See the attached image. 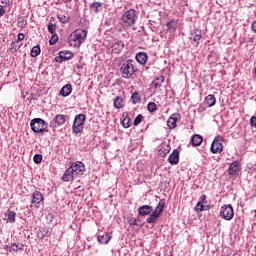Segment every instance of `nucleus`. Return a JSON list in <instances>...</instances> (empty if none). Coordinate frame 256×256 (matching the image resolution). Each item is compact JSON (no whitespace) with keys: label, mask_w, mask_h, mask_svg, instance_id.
I'll list each match as a JSON object with an SVG mask.
<instances>
[{"label":"nucleus","mask_w":256,"mask_h":256,"mask_svg":"<svg viewBox=\"0 0 256 256\" xmlns=\"http://www.w3.org/2000/svg\"><path fill=\"white\" fill-rule=\"evenodd\" d=\"M165 211V200H160L155 210L153 211V206L143 205L138 208V213L142 217H149L146 219L147 223H157V218L161 217V214Z\"/></svg>","instance_id":"f257e3e1"},{"label":"nucleus","mask_w":256,"mask_h":256,"mask_svg":"<svg viewBox=\"0 0 256 256\" xmlns=\"http://www.w3.org/2000/svg\"><path fill=\"white\" fill-rule=\"evenodd\" d=\"M85 39H87V30L76 29L68 37V45L69 47L79 48L80 45L85 43Z\"/></svg>","instance_id":"f03ea898"},{"label":"nucleus","mask_w":256,"mask_h":256,"mask_svg":"<svg viewBox=\"0 0 256 256\" xmlns=\"http://www.w3.org/2000/svg\"><path fill=\"white\" fill-rule=\"evenodd\" d=\"M137 19H139V12L130 9L122 15V25L124 28L129 29V27H133L137 23Z\"/></svg>","instance_id":"7ed1b4c3"},{"label":"nucleus","mask_w":256,"mask_h":256,"mask_svg":"<svg viewBox=\"0 0 256 256\" xmlns=\"http://www.w3.org/2000/svg\"><path fill=\"white\" fill-rule=\"evenodd\" d=\"M137 71V68H135V61L128 59L123 62V64L120 67V73L123 77V79H129L131 76Z\"/></svg>","instance_id":"20e7f679"},{"label":"nucleus","mask_w":256,"mask_h":256,"mask_svg":"<svg viewBox=\"0 0 256 256\" xmlns=\"http://www.w3.org/2000/svg\"><path fill=\"white\" fill-rule=\"evenodd\" d=\"M31 129L34 133H45L49 124L41 118H34L30 123Z\"/></svg>","instance_id":"39448f33"},{"label":"nucleus","mask_w":256,"mask_h":256,"mask_svg":"<svg viewBox=\"0 0 256 256\" xmlns=\"http://www.w3.org/2000/svg\"><path fill=\"white\" fill-rule=\"evenodd\" d=\"M85 121H87V117L85 116V114L76 115L72 126L73 133H75L76 135L82 133Z\"/></svg>","instance_id":"423d86ee"},{"label":"nucleus","mask_w":256,"mask_h":256,"mask_svg":"<svg viewBox=\"0 0 256 256\" xmlns=\"http://www.w3.org/2000/svg\"><path fill=\"white\" fill-rule=\"evenodd\" d=\"M235 215V212L233 211V206L231 204L223 205L220 208V217L224 219L225 221H231Z\"/></svg>","instance_id":"0eeeda50"},{"label":"nucleus","mask_w":256,"mask_h":256,"mask_svg":"<svg viewBox=\"0 0 256 256\" xmlns=\"http://www.w3.org/2000/svg\"><path fill=\"white\" fill-rule=\"evenodd\" d=\"M223 138L221 136H216L214 141L212 142L210 151L211 153L217 154L223 151Z\"/></svg>","instance_id":"6e6552de"},{"label":"nucleus","mask_w":256,"mask_h":256,"mask_svg":"<svg viewBox=\"0 0 256 256\" xmlns=\"http://www.w3.org/2000/svg\"><path fill=\"white\" fill-rule=\"evenodd\" d=\"M70 169L76 177H81V175L85 173V164L81 161H77L70 166Z\"/></svg>","instance_id":"1a4fd4ad"},{"label":"nucleus","mask_w":256,"mask_h":256,"mask_svg":"<svg viewBox=\"0 0 256 256\" xmlns=\"http://www.w3.org/2000/svg\"><path fill=\"white\" fill-rule=\"evenodd\" d=\"M69 59H73V52L69 50L61 51L59 56L55 57L56 63H63V61H69Z\"/></svg>","instance_id":"9d476101"},{"label":"nucleus","mask_w":256,"mask_h":256,"mask_svg":"<svg viewBox=\"0 0 256 256\" xmlns=\"http://www.w3.org/2000/svg\"><path fill=\"white\" fill-rule=\"evenodd\" d=\"M65 121H66L65 115L58 114L50 122V127H52L53 129H57V127H61V125H65Z\"/></svg>","instance_id":"9b49d317"},{"label":"nucleus","mask_w":256,"mask_h":256,"mask_svg":"<svg viewBox=\"0 0 256 256\" xmlns=\"http://www.w3.org/2000/svg\"><path fill=\"white\" fill-rule=\"evenodd\" d=\"M177 121H181V114L179 113L172 114L167 121V125L169 129H175V127H177Z\"/></svg>","instance_id":"f8f14e48"},{"label":"nucleus","mask_w":256,"mask_h":256,"mask_svg":"<svg viewBox=\"0 0 256 256\" xmlns=\"http://www.w3.org/2000/svg\"><path fill=\"white\" fill-rule=\"evenodd\" d=\"M207 199V196H205V194L200 196V200L198 201L197 205H196V211H207V209H209L208 205H205V200Z\"/></svg>","instance_id":"ddd939ff"},{"label":"nucleus","mask_w":256,"mask_h":256,"mask_svg":"<svg viewBox=\"0 0 256 256\" xmlns=\"http://www.w3.org/2000/svg\"><path fill=\"white\" fill-rule=\"evenodd\" d=\"M170 165H177L179 163V150L175 149L168 157Z\"/></svg>","instance_id":"4468645a"},{"label":"nucleus","mask_w":256,"mask_h":256,"mask_svg":"<svg viewBox=\"0 0 256 256\" xmlns=\"http://www.w3.org/2000/svg\"><path fill=\"white\" fill-rule=\"evenodd\" d=\"M124 47L125 44L123 43V41H117L112 45V53H114L115 55H119V53L123 51Z\"/></svg>","instance_id":"2eb2a0df"},{"label":"nucleus","mask_w":256,"mask_h":256,"mask_svg":"<svg viewBox=\"0 0 256 256\" xmlns=\"http://www.w3.org/2000/svg\"><path fill=\"white\" fill-rule=\"evenodd\" d=\"M75 177H77L75 175V173L73 172V170L71 169V167H69L63 174L62 179L63 181L69 182V181H73V179H75Z\"/></svg>","instance_id":"dca6fc26"},{"label":"nucleus","mask_w":256,"mask_h":256,"mask_svg":"<svg viewBox=\"0 0 256 256\" xmlns=\"http://www.w3.org/2000/svg\"><path fill=\"white\" fill-rule=\"evenodd\" d=\"M228 173L231 177H235L239 173V162L235 161L232 164H230Z\"/></svg>","instance_id":"f3484780"},{"label":"nucleus","mask_w":256,"mask_h":256,"mask_svg":"<svg viewBox=\"0 0 256 256\" xmlns=\"http://www.w3.org/2000/svg\"><path fill=\"white\" fill-rule=\"evenodd\" d=\"M43 194L39 191H35L33 194H32V205H39V203H41V201H43Z\"/></svg>","instance_id":"a211bd4d"},{"label":"nucleus","mask_w":256,"mask_h":256,"mask_svg":"<svg viewBox=\"0 0 256 256\" xmlns=\"http://www.w3.org/2000/svg\"><path fill=\"white\" fill-rule=\"evenodd\" d=\"M147 53L145 52H139L136 54V61L137 63H139L140 65H145V63H147Z\"/></svg>","instance_id":"6ab92c4d"},{"label":"nucleus","mask_w":256,"mask_h":256,"mask_svg":"<svg viewBox=\"0 0 256 256\" xmlns=\"http://www.w3.org/2000/svg\"><path fill=\"white\" fill-rule=\"evenodd\" d=\"M73 91V88L71 84L65 85L61 90H60V95L62 97H69L71 95V92Z\"/></svg>","instance_id":"aec40b11"},{"label":"nucleus","mask_w":256,"mask_h":256,"mask_svg":"<svg viewBox=\"0 0 256 256\" xmlns=\"http://www.w3.org/2000/svg\"><path fill=\"white\" fill-rule=\"evenodd\" d=\"M204 103H206L208 107H213L215 106V103H217V99L215 98V95L209 94L205 98Z\"/></svg>","instance_id":"412c9836"},{"label":"nucleus","mask_w":256,"mask_h":256,"mask_svg":"<svg viewBox=\"0 0 256 256\" xmlns=\"http://www.w3.org/2000/svg\"><path fill=\"white\" fill-rule=\"evenodd\" d=\"M109 241H111V235L109 233L98 236V243H101L102 245H107Z\"/></svg>","instance_id":"4be33fe9"},{"label":"nucleus","mask_w":256,"mask_h":256,"mask_svg":"<svg viewBox=\"0 0 256 256\" xmlns=\"http://www.w3.org/2000/svg\"><path fill=\"white\" fill-rule=\"evenodd\" d=\"M166 27L170 33H175L177 31V20L168 21Z\"/></svg>","instance_id":"5701e85b"},{"label":"nucleus","mask_w":256,"mask_h":256,"mask_svg":"<svg viewBox=\"0 0 256 256\" xmlns=\"http://www.w3.org/2000/svg\"><path fill=\"white\" fill-rule=\"evenodd\" d=\"M192 144L194 147H199L203 143V137L199 134H195L191 139Z\"/></svg>","instance_id":"b1692460"},{"label":"nucleus","mask_w":256,"mask_h":256,"mask_svg":"<svg viewBox=\"0 0 256 256\" xmlns=\"http://www.w3.org/2000/svg\"><path fill=\"white\" fill-rule=\"evenodd\" d=\"M91 9L94 13H99L103 9V3L101 2H94L91 4Z\"/></svg>","instance_id":"393cba45"},{"label":"nucleus","mask_w":256,"mask_h":256,"mask_svg":"<svg viewBox=\"0 0 256 256\" xmlns=\"http://www.w3.org/2000/svg\"><path fill=\"white\" fill-rule=\"evenodd\" d=\"M114 107L115 109H123V98H121L120 96H117L114 99Z\"/></svg>","instance_id":"a878e982"},{"label":"nucleus","mask_w":256,"mask_h":256,"mask_svg":"<svg viewBox=\"0 0 256 256\" xmlns=\"http://www.w3.org/2000/svg\"><path fill=\"white\" fill-rule=\"evenodd\" d=\"M31 57H39L41 55V47L39 45L34 46L30 52Z\"/></svg>","instance_id":"bb28decb"},{"label":"nucleus","mask_w":256,"mask_h":256,"mask_svg":"<svg viewBox=\"0 0 256 256\" xmlns=\"http://www.w3.org/2000/svg\"><path fill=\"white\" fill-rule=\"evenodd\" d=\"M163 81H165V78L163 76H160L157 78L155 81L152 82V85L154 86L155 89H159L161 85H163Z\"/></svg>","instance_id":"cd10ccee"},{"label":"nucleus","mask_w":256,"mask_h":256,"mask_svg":"<svg viewBox=\"0 0 256 256\" xmlns=\"http://www.w3.org/2000/svg\"><path fill=\"white\" fill-rule=\"evenodd\" d=\"M190 39H192L193 47H199V41H201V34H196L193 37H190Z\"/></svg>","instance_id":"c85d7f7f"},{"label":"nucleus","mask_w":256,"mask_h":256,"mask_svg":"<svg viewBox=\"0 0 256 256\" xmlns=\"http://www.w3.org/2000/svg\"><path fill=\"white\" fill-rule=\"evenodd\" d=\"M132 103L134 105H137V103H140L141 101V96L139 95V92H134L131 96Z\"/></svg>","instance_id":"c756f323"},{"label":"nucleus","mask_w":256,"mask_h":256,"mask_svg":"<svg viewBox=\"0 0 256 256\" xmlns=\"http://www.w3.org/2000/svg\"><path fill=\"white\" fill-rule=\"evenodd\" d=\"M8 249L9 251H23V244H12Z\"/></svg>","instance_id":"7c9ffc66"},{"label":"nucleus","mask_w":256,"mask_h":256,"mask_svg":"<svg viewBox=\"0 0 256 256\" xmlns=\"http://www.w3.org/2000/svg\"><path fill=\"white\" fill-rule=\"evenodd\" d=\"M10 49L15 53V51H19V49H21V44H19V41H14L11 43Z\"/></svg>","instance_id":"2f4dec72"},{"label":"nucleus","mask_w":256,"mask_h":256,"mask_svg":"<svg viewBox=\"0 0 256 256\" xmlns=\"http://www.w3.org/2000/svg\"><path fill=\"white\" fill-rule=\"evenodd\" d=\"M147 109L150 113H154V111H157V104L155 102L148 103Z\"/></svg>","instance_id":"473e14b6"},{"label":"nucleus","mask_w":256,"mask_h":256,"mask_svg":"<svg viewBox=\"0 0 256 256\" xmlns=\"http://www.w3.org/2000/svg\"><path fill=\"white\" fill-rule=\"evenodd\" d=\"M122 125L125 129H129L131 127V119L130 118H124L122 120Z\"/></svg>","instance_id":"72a5a7b5"},{"label":"nucleus","mask_w":256,"mask_h":256,"mask_svg":"<svg viewBox=\"0 0 256 256\" xmlns=\"http://www.w3.org/2000/svg\"><path fill=\"white\" fill-rule=\"evenodd\" d=\"M57 41H59V36H57V34H52V37L49 40L50 45H56Z\"/></svg>","instance_id":"f704fd0d"},{"label":"nucleus","mask_w":256,"mask_h":256,"mask_svg":"<svg viewBox=\"0 0 256 256\" xmlns=\"http://www.w3.org/2000/svg\"><path fill=\"white\" fill-rule=\"evenodd\" d=\"M34 163H41L43 161V155L41 154H35L33 158Z\"/></svg>","instance_id":"c9c22d12"},{"label":"nucleus","mask_w":256,"mask_h":256,"mask_svg":"<svg viewBox=\"0 0 256 256\" xmlns=\"http://www.w3.org/2000/svg\"><path fill=\"white\" fill-rule=\"evenodd\" d=\"M15 216H16V214H15L14 211H10L8 213V221H9V223H15Z\"/></svg>","instance_id":"e433bc0d"},{"label":"nucleus","mask_w":256,"mask_h":256,"mask_svg":"<svg viewBox=\"0 0 256 256\" xmlns=\"http://www.w3.org/2000/svg\"><path fill=\"white\" fill-rule=\"evenodd\" d=\"M57 29V27L54 24H48V31L49 33H51V35H55V30Z\"/></svg>","instance_id":"4c0bfd02"},{"label":"nucleus","mask_w":256,"mask_h":256,"mask_svg":"<svg viewBox=\"0 0 256 256\" xmlns=\"http://www.w3.org/2000/svg\"><path fill=\"white\" fill-rule=\"evenodd\" d=\"M141 121H143V115L139 114L134 120L135 127H137V125H139Z\"/></svg>","instance_id":"58836bf2"},{"label":"nucleus","mask_w":256,"mask_h":256,"mask_svg":"<svg viewBox=\"0 0 256 256\" xmlns=\"http://www.w3.org/2000/svg\"><path fill=\"white\" fill-rule=\"evenodd\" d=\"M58 19H59L60 23H67L69 21V17H67L65 15H58Z\"/></svg>","instance_id":"ea45409f"},{"label":"nucleus","mask_w":256,"mask_h":256,"mask_svg":"<svg viewBox=\"0 0 256 256\" xmlns=\"http://www.w3.org/2000/svg\"><path fill=\"white\" fill-rule=\"evenodd\" d=\"M250 126L256 129V116L250 118Z\"/></svg>","instance_id":"a19ab883"},{"label":"nucleus","mask_w":256,"mask_h":256,"mask_svg":"<svg viewBox=\"0 0 256 256\" xmlns=\"http://www.w3.org/2000/svg\"><path fill=\"white\" fill-rule=\"evenodd\" d=\"M23 39H25V34L19 33L18 34V39L16 41H18V43H19V41H23Z\"/></svg>","instance_id":"79ce46f5"},{"label":"nucleus","mask_w":256,"mask_h":256,"mask_svg":"<svg viewBox=\"0 0 256 256\" xmlns=\"http://www.w3.org/2000/svg\"><path fill=\"white\" fill-rule=\"evenodd\" d=\"M129 223H130V225L135 226V225H137V219L131 218V219L129 220Z\"/></svg>","instance_id":"37998d69"},{"label":"nucleus","mask_w":256,"mask_h":256,"mask_svg":"<svg viewBox=\"0 0 256 256\" xmlns=\"http://www.w3.org/2000/svg\"><path fill=\"white\" fill-rule=\"evenodd\" d=\"M5 15V8H3V5H0V17H3Z\"/></svg>","instance_id":"c03bdc74"},{"label":"nucleus","mask_w":256,"mask_h":256,"mask_svg":"<svg viewBox=\"0 0 256 256\" xmlns=\"http://www.w3.org/2000/svg\"><path fill=\"white\" fill-rule=\"evenodd\" d=\"M251 29L254 33H256V20L252 23Z\"/></svg>","instance_id":"a18cd8bd"},{"label":"nucleus","mask_w":256,"mask_h":256,"mask_svg":"<svg viewBox=\"0 0 256 256\" xmlns=\"http://www.w3.org/2000/svg\"><path fill=\"white\" fill-rule=\"evenodd\" d=\"M64 3H71V0H62Z\"/></svg>","instance_id":"49530a36"}]
</instances>
